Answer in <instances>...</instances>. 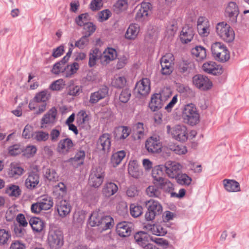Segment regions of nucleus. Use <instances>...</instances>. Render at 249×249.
Segmentation results:
<instances>
[{
    "label": "nucleus",
    "instance_id": "obj_1",
    "mask_svg": "<svg viewBox=\"0 0 249 249\" xmlns=\"http://www.w3.org/2000/svg\"><path fill=\"white\" fill-rule=\"evenodd\" d=\"M211 50L212 56L217 61L224 63L230 58V53L228 48L221 42L212 43Z\"/></svg>",
    "mask_w": 249,
    "mask_h": 249
},
{
    "label": "nucleus",
    "instance_id": "obj_2",
    "mask_svg": "<svg viewBox=\"0 0 249 249\" xmlns=\"http://www.w3.org/2000/svg\"><path fill=\"white\" fill-rule=\"evenodd\" d=\"M215 32L218 37L226 42H231L235 37L232 28L224 21L218 23L215 27Z\"/></svg>",
    "mask_w": 249,
    "mask_h": 249
},
{
    "label": "nucleus",
    "instance_id": "obj_3",
    "mask_svg": "<svg viewBox=\"0 0 249 249\" xmlns=\"http://www.w3.org/2000/svg\"><path fill=\"white\" fill-rule=\"evenodd\" d=\"M166 130L167 134L176 141L185 142L188 139V131L184 124H176L173 126L168 125Z\"/></svg>",
    "mask_w": 249,
    "mask_h": 249
},
{
    "label": "nucleus",
    "instance_id": "obj_4",
    "mask_svg": "<svg viewBox=\"0 0 249 249\" xmlns=\"http://www.w3.org/2000/svg\"><path fill=\"white\" fill-rule=\"evenodd\" d=\"M183 118L185 122L194 125L199 122V115L196 106L193 104L186 105L183 111Z\"/></svg>",
    "mask_w": 249,
    "mask_h": 249
},
{
    "label": "nucleus",
    "instance_id": "obj_5",
    "mask_svg": "<svg viewBox=\"0 0 249 249\" xmlns=\"http://www.w3.org/2000/svg\"><path fill=\"white\" fill-rule=\"evenodd\" d=\"M105 177V172L98 166L93 168L90 173L88 183L93 188H98L103 183Z\"/></svg>",
    "mask_w": 249,
    "mask_h": 249
},
{
    "label": "nucleus",
    "instance_id": "obj_6",
    "mask_svg": "<svg viewBox=\"0 0 249 249\" xmlns=\"http://www.w3.org/2000/svg\"><path fill=\"white\" fill-rule=\"evenodd\" d=\"M146 206L148 211L145 213V217L147 221L153 220L157 215L160 214L162 212V206L158 201L150 199L146 202Z\"/></svg>",
    "mask_w": 249,
    "mask_h": 249
},
{
    "label": "nucleus",
    "instance_id": "obj_7",
    "mask_svg": "<svg viewBox=\"0 0 249 249\" xmlns=\"http://www.w3.org/2000/svg\"><path fill=\"white\" fill-rule=\"evenodd\" d=\"M49 246L52 249H58L64 243L63 234L59 230H52L49 232L48 237Z\"/></svg>",
    "mask_w": 249,
    "mask_h": 249
},
{
    "label": "nucleus",
    "instance_id": "obj_8",
    "mask_svg": "<svg viewBox=\"0 0 249 249\" xmlns=\"http://www.w3.org/2000/svg\"><path fill=\"white\" fill-rule=\"evenodd\" d=\"M193 83L194 86L201 90L207 91L213 87L212 82L206 76L197 74L193 77Z\"/></svg>",
    "mask_w": 249,
    "mask_h": 249
},
{
    "label": "nucleus",
    "instance_id": "obj_9",
    "mask_svg": "<svg viewBox=\"0 0 249 249\" xmlns=\"http://www.w3.org/2000/svg\"><path fill=\"white\" fill-rule=\"evenodd\" d=\"M174 57L172 53H167L163 56L160 60L161 73L163 75L170 74L173 70Z\"/></svg>",
    "mask_w": 249,
    "mask_h": 249
},
{
    "label": "nucleus",
    "instance_id": "obj_10",
    "mask_svg": "<svg viewBox=\"0 0 249 249\" xmlns=\"http://www.w3.org/2000/svg\"><path fill=\"white\" fill-rule=\"evenodd\" d=\"M164 168L167 176L171 178H175L181 172L182 166L177 162L169 160L165 162Z\"/></svg>",
    "mask_w": 249,
    "mask_h": 249
},
{
    "label": "nucleus",
    "instance_id": "obj_11",
    "mask_svg": "<svg viewBox=\"0 0 249 249\" xmlns=\"http://www.w3.org/2000/svg\"><path fill=\"white\" fill-rule=\"evenodd\" d=\"M145 147L149 153H159L161 151L162 144L159 137L152 136L146 141Z\"/></svg>",
    "mask_w": 249,
    "mask_h": 249
},
{
    "label": "nucleus",
    "instance_id": "obj_12",
    "mask_svg": "<svg viewBox=\"0 0 249 249\" xmlns=\"http://www.w3.org/2000/svg\"><path fill=\"white\" fill-rule=\"evenodd\" d=\"M239 14L238 5L234 2H230L225 8V15L233 23L237 22V18Z\"/></svg>",
    "mask_w": 249,
    "mask_h": 249
},
{
    "label": "nucleus",
    "instance_id": "obj_13",
    "mask_svg": "<svg viewBox=\"0 0 249 249\" xmlns=\"http://www.w3.org/2000/svg\"><path fill=\"white\" fill-rule=\"evenodd\" d=\"M150 91V81L144 78L138 82L135 87V91L140 95L146 96Z\"/></svg>",
    "mask_w": 249,
    "mask_h": 249
},
{
    "label": "nucleus",
    "instance_id": "obj_14",
    "mask_svg": "<svg viewBox=\"0 0 249 249\" xmlns=\"http://www.w3.org/2000/svg\"><path fill=\"white\" fill-rule=\"evenodd\" d=\"M74 145V143L71 139L68 138H65L58 142L56 151L60 154L66 155L72 150Z\"/></svg>",
    "mask_w": 249,
    "mask_h": 249
},
{
    "label": "nucleus",
    "instance_id": "obj_15",
    "mask_svg": "<svg viewBox=\"0 0 249 249\" xmlns=\"http://www.w3.org/2000/svg\"><path fill=\"white\" fill-rule=\"evenodd\" d=\"M197 29L199 35L203 37L207 36L210 34V22L204 17H199L197 21Z\"/></svg>",
    "mask_w": 249,
    "mask_h": 249
},
{
    "label": "nucleus",
    "instance_id": "obj_16",
    "mask_svg": "<svg viewBox=\"0 0 249 249\" xmlns=\"http://www.w3.org/2000/svg\"><path fill=\"white\" fill-rule=\"evenodd\" d=\"M133 228V224L131 222L123 221L116 225L117 233L121 237H126L130 235Z\"/></svg>",
    "mask_w": 249,
    "mask_h": 249
},
{
    "label": "nucleus",
    "instance_id": "obj_17",
    "mask_svg": "<svg viewBox=\"0 0 249 249\" xmlns=\"http://www.w3.org/2000/svg\"><path fill=\"white\" fill-rule=\"evenodd\" d=\"M55 209L59 216L64 218L70 213L71 207L68 201L65 200H61L56 202Z\"/></svg>",
    "mask_w": 249,
    "mask_h": 249
},
{
    "label": "nucleus",
    "instance_id": "obj_18",
    "mask_svg": "<svg viewBox=\"0 0 249 249\" xmlns=\"http://www.w3.org/2000/svg\"><path fill=\"white\" fill-rule=\"evenodd\" d=\"M203 70L206 73L213 75H219L223 73L222 67L214 61H208L202 66Z\"/></svg>",
    "mask_w": 249,
    "mask_h": 249
},
{
    "label": "nucleus",
    "instance_id": "obj_19",
    "mask_svg": "<svg viewBox=\"0 0 249 249\" xmlns=\"http://www.w3.org/2000/svg\"><path fill=\"white\" fill-rule=\"evenodd\" d=\"M97 145L100 150L108 152L111 146L110 135L108 133L102 134L97 141Z\"/></svg>",
    "mask_w": 249,
    "mask_h": 249
},
{
    "label": "nucleus",
    "instance_id": "obj_20",
    "mask_svg": "<svg viewBox=\"0 0 249 249\" xmlns=\"http://www.w3.org/2000/svg\"><path fill=\"white\" fill-rule=\"evenodd\" d=\"M108 89L105 86L100 89L98 91L91 93L89 100V102L92 104H95L100 100L105 98L108 94Z\"/></svg>",
    "mask_w": 249,
    "mask_h": 249
},
{
    "label": "nucleus",
    "instance_id": "obj_21",
    "mask_svg": "<svg viewBox=\"0 0 249 249\" xmlns=\"http://www.w3.org/2000/svg\"><path fill=\"white\" fill-rule=\"evenodd\" d=\"M101 63L105 65L114 60L117 57L116 51L112 48H107L101 53Z\"/></svg>",
    "mask_w": 249,
    "mask_h": 249
},
{
    "label": "nucleus",
    "instance_id": "obj_22",
    "mask_svg": "<svg viewBox=\"0 0 249 249\" xmlns=\"http://www.w3.org/2000/svg\"><path fill=\"white\" fill-rule=\"evenodd\" d=\"M39 183V176L35 172H30L25 181V185L27 188L30 190L36 188Z\"/></svg>",
    "mask_w": 249,
    "mask_h": 249
},
{
    "label": "nucleus",
    "instance_id": "obj_23",
    "mask_svg": "<svg viewBox=\"0 0 249 249\" xmlns=\"http://www.w3.org/2000/svg\"><path fill=\"white\" fill-rule=\"evenodd\" d=\"M163 106V101L161 99V95L159 93L154 94L151 96L149 107L152 111H156Z\"/></svg>",
    "mask_w": 249,
    "mask_h": 249
},
{
    "label": "nucleus",
    "instance_id": "obj_24",
    "mask_svg": "<svg viewBox=\"0 0 249 249\" xmlns=\"http://www.w3.org/2000/svg\"><path fill=\"white\" fill-rule=\"evenodd\" d=\"M118 190L117 185L112 182H106L102 190V193L106 197H109L115 194Z\"/></svg>",
    "mask_w": 249,
    "mask_h": 249
},
{
    "label": "nucleus",
    "instance_id": "obj_25",
    "mask_svg": "<svg viewBox=\"0 0 249 249\" xmlns=\"http://www.w3.org/2000/svg\"><path fill=\"white\" fill-rule=\"evenodd\" d=\"M144 229L157 236H163L167 233L166 229L160 225L148 224L144 226Z\"/></svg>",
    "mask_w": 249,
    "mask_h": 249
},
{
    "label": "nucleus",
    "instance_id": "obj_26",
    "mask_svg": "<svg viewBox=\"0 0 249 249\" xmlns=\"http://www.w3.org/2000/svg\"><path fill=\"white\" fill-rule=\"evenodd\" d=\"M140 28L138 24L131 23L128 27L125 34V37L129 40H135L138 36Z\"/></svg>",
    "mask_w": 249,
    "mask_h": 249
},
{
    "label": "nucleus",
    "instance_id": "obj_27",
    "mask_svg": "<svg viewBox=\"0 0 249 249\" xmlns=\"http://www.w3.org/2000/svg\"><path fill=\"white\" fill-rule=\"evenodd\" d=\"M145 135L143 123H138L133 125L132 136L135 140L143 139Z\"/></svg>",
    "mask_w": 249,
    "mask_h": 249
},
{
    "label": "nucleus",
    "instance_id": "obj_28",
    "mask_svg": "<svg viewBox=\"0 0 249 249\" xmlns=\"http://www.w3.org/2000/svg\"><path fill=\"white\" fill-rule=\"evenodd\" d=\"M151 6V5L149 2H142L135 16L136 19L137 20H141L142 18H146L148 15V12Z\"/></svg>",
    "mask_w": 249,
    "mask_h": 249
},
{
    "label": "nucleus",
    "instance_id": "obj_29",
    "mask_svg": "<svg viewBox=\"0 0 249 249\" xmlns=\"http://www.w3.org/2000/svg\"><path fill=\"white\" fill-rule=\"evenodd\" d=\"M194 36V31L192 28L188 26L183 27L180 35L181 41L187 43L192 40Z\"/></svg>",
    "mask_w": 249,
    "mask_h": 249
},
{
    "label": "nucleus",
    "instance_id": "obj_30",
    "mask_svg": "<svg viewBox=\"0 0 249 249\" xmlns=\"http://www.w3.org/2000/svg\"><path fill=\"white\" fill-rule=\"evenodd\" d=\"M223 184L225 190L229 192H237L240 191L239 183L235 180L225 179Z\"/></svg>",
    "mask_w": 249,
    "mask_h": 249
},
{
    "label": "nucleus",
    "instance_id": "obj_31",
    "mask_svg": "<svg viewBox=\"0 0 249 249\" xmlns=\"http://www.w3.org/2000/svg\"><path fill=\"white\" fill-rule=\"evenodd\" d=\"M56 114L57 110L55 107L50 109L41 119V127H43L44 124L53 123L55 119Z\"/></svg>",
    "mask_w": 249,
    "mask_h": 249
},
{
    "label": "nucleus",
    "instance_id": "obj_32",
    "mask_svg": "<svg viewBox=\"0 0 249 249\" xmlns=\"http://www.w3.org/2000/svg\"><path fill=\"white\" fill-rule=\"evenodd\" d=\"M130 129L125 126L117 128L115 131V138L117 140H122L126 139L130 134Z\"/></svg>",
    "mask_w": 249,
    "mask_h": 249
},
{
    "label": "nucleus",
    "instance_id": "obj_33",
    "mask_svg": "<svg viewBox=\"0 0 249 249\" xmlns=\"http://www.w3.org/2000/svg\"><path fill=\"white\" fill-rule=\"evenodd\" d=\"M67 193L65 185L62 182H59L54 186L53 188V195L55 198H61L65 196Z\"/></svg>",
    "mask_w": 249,
    "mask_h": 249
},
{
    "label": "nucleus",
    "instance_id": "obj_34",
    "mask_svg": "<svg viewBox=\"0 0 249 249\" xmlns=\"http://www.w3.org/2000/svg\"><path fill=\"white\" fill-rule=\"evenodd\" d=\"M149 237V235L144 231H138L134 235L135 242L142 247L148 242Z\"/></svg>",
    "mask_w": 249,
    "mask_h": 249
},
{
    "label": "nucleus",
    "instance_id": "obj_35",
    "mask_svg": "<svg viewBox=\"0 0 249 249\" xmlns=\"http://www.w3.org/2000/svg\"><path fill=\"white\" fill-rule=\"evenodd\" d=\"M113 224L114 220L110 216L105 215L103 214L98 227H100L102 231H105L112 227Z\"/></svg>",
    "mask_w": 249,
    "mask_h": 249
},
{
    "label": "nucleus",
    "instance_id": "obj_36",
    "mask_svg": "<svg viewBox=\"0 0 249 249\" xmlns=\"http://www.w3.org/2000/svg\"><path fill=\"white\" fill-rule=\"evenodd\" d=\"M29 224L32 227L33 231L39 232L41 231L45 227L44 223L40 218L33 217L30 219Z\"/></svg>",
    "mask_w": 249,
    "mask_h": 249
},
{
    "label": "nucleus",
    "instance_id": "obj_37",
    "mask_svg": "<svg viewBox=\"0 0 249 249\" xmlns=\"http://www.w3.org/2000/svg\"><path fill=\"white\" fill-rule=\"evenodd\" d=\"M38 201L42 210H48L50 209L53 205L52 198L46 195L40 196Z\"/></svg>",
    "mask_w": 249,
    "mask_h": 249
},
{
    "label": "nucleus",
    "instance_id": "obj_38",
    "mask_svg": "<svg viewBox=\"0 0 249 249\" xmlns=\"http://www.w3.org/2000/svg\"><path fill=\"white\" fill-rule=\"evenodd\" d=\"M153 183L154 184H158L164 178L163 177L162 169L160 166H157L154 168L152 172Z\"/></svg>",
    "mask_w": 249,
    "mask_h": 249
},
{
    "label": "nucleus",
    "instance_id": "obj_39",
    "mask_svg": "<svg viewBox=\"0 0 249 249\" xmlns=\"http://www.w3.org/2000/svg\"><path fill=\"white\" fill-rule=\"evenodd\" d=\"M166 147L178 155L185 154L187 152V148L185 146L177 144L173 142L168 143Z\"/></svg>",
    "mask_w": 249,
    "mask_h": 249
},
{
    "label": "nucleus",
    "instance_id": "obj_40",
    "mask_svg": "<svg viewBox=\"0 0 249 249\" xmlns=\"http://www.w3.org/2000/svg\"><path fill=\"white\" fill-rule=\"evenodd\" d=\"M191 52L198 61H202L206 57V50L203 47L196 46L192 49Z\"/></svg>",
    "mask_w": 249,
    "mask_h": 249
},
{
    "label": "nucleus",
    "instance_id": "obj_41",
    "mask_svg": "<svg viewBox=\"0 0 249 249\" xmlns=\"http://www.w3.org/2000/svg\"><path fill=\"white\" fill-rule=\"evenodd\" d=\"M24 169L18 163L12 162L10 164L8 174L10 177H17L23 174Z\"/></svg>",
    "mask_w": 249,
    "mask_h": 249
},
{
    "label": "nucleus",
    "instance_id": "obj_42",
    "mask_svg": "<svg viewBox=\"0 0 249 249\" xmlns=\"http://www.w3.org/2000/svg\"><path fill=\"white\" fill-rule=\"evenodd\" d=\"M5 193L9 196L17 198L21 195V191L18 185L10 184L6 187Z\"/></svg>",
    "mask_w": 249,
    "mask_h": 249
},
{
    "label": "nucleus",
    "instance_id": "obj_43",
    "mask_svg": "<svg viewBox=\"0 0 249 249\" xmlns=\"http://www.w3.org/2000/svg\"><path fill=\"white\" fill-rule=\"evenodd\" d=\"M101 52L98 49H95L91 51L89 53V65L90 67L94 66L97 60L99 59L101 60Z\"/></svg>",
    "mask_w": 249,
    "mask_h": 249
},
{
    "label": "nucleus",
    "instance_id": "obj_44",
    "mask_svg": "<svg viewBox=\"0 0 249 249\" xmlns=\"http://www.w3.org/2000/svg\"><path fill=\"white\" fill-rule=\"evenodd\" d=\"M125 156V152L121 150L114 153L111 158V163L113 166L118 165Z\"/></svg>",
    "mask_w": 249,
    "mask_h": 249
},
{
    "label": "nucleus",
    "instance_id": "obj_45",
    "mask_svg": "<svg viewBox=\"0 0 249 249\" xmlns=\"http://www.w3.org/2000/svg\"><path fill=\"white\" fill-rule=\"evenodd\" d=\"M126 83V80L124 76L116 75L112 79L111 85L117 89L124 87Z\"/></svg>",
    "mask_w": 249,
    "mask_h": 249
},
{
    "label": "nucleus",
    "instance_id": "obj_46",
    "mask_svg": "<svg viewBox=\"0 0 249 249\" xmlns=\"http://www.w3.org/2000/svg\"><path fill=\"white\" fill-rule=\"evenodd\" d=\"M129 174L133 178H138L140 176L139 166L135 160L130 161L128 167Z\"/></svg>",
    "mask_w": 249,
    "mask_h": 249
},
{
    "label": "nucleus",
    "instance_id": "obj_47",
    "mask_svg": "<svg viewBox=\"0 0 249 249\" xmlns=\"http://www.w3.org/2000/svg\"><path fill=\"white\" fill-rule=\"evenodd\" d=\"M103 213L99 212H93L89 219V225L92 227L98 226L103 217Z\"/></svg>",
    "mask_w": 249,
    "mask_h": 249
},
{
    "label": "nucleus",
    "instance_id": "obj_48",
    "mask_svg": "<svg viewBox=\"0 0 249 249\" xmlns=\"http://www.w3.org/2000/svg\"><path fill=\"white\" fill-rule=\"evenodd\" d=\"M89 120V115L84 110H81L77 114L76 123L79 126H83L88 123Z\"/></svg>",
    "mask_w": 249,
    "mask_h": 249
},
{
    "label": "nucleus",
    "instance_id": "obj_49",
    "mask_svg": "<svg viewBox=\"0 0 249 249\" xmlns=\"http://www.w3.org/2000/svg\"><path fill=\"white\" fill-rule=\"evenodd\" d=\"M85 157V152L83 150H80L76 153L75 156L71 159V161L74 166H80L83 164Z\"/></svg>",
    "mask_w": 249,
    "mask_h": 249
},
{
    "label": "nucleus",
    "instance_id": "obj_50",
    "mask_svg": "<svg viewBox=\"0 0 249 249\" xmlns=\"http://www.w3.org/2000/svg\"><path fill=\"white\" fill-rule=\"evenodd\" d=\"M33 139L37 142H44L49 138V134L42 130L36 131L32 135Z\"/></svg>",
    "mask_w": 249,
    "mask_h": 249
},
{
    "label": "nucleus",
    "instance_id": "obj_51",
    "mask_svg": "<svg viewBox=\"0 0 249 249\" xmlns=\"http://www.w3.org/2000/svg\"><path fill=\"white\" fill-rule=\"evenodd\" d=\"M158 185H159L160 188L164 191L168 193H173L172 191L174 190V185L167 178H164L162 180V181L160 182Z\"/></svg>",
    "mask_w": 249,
    "mask_h": 249
},
{
    "label": "nucleus",
    "instance_id": "obj_52",
    "mask_svg": "<svg viewBox=\"0 0 249 249\" xmlns=\"http://www.w3.org/2000/svg\"><path fill=\"white\" fill-rule=\"evenodd\" d=\"M51 97V93L47 89L43 90L37 93L34 98L35 100L38 101L40 103H46Z\"/></svg>",
    "mask_w": 249,
    "mask_h": 249
},
{
    "label": "nucleus",
    "instance_id": "obj_53",
    "mask_svg": "<svg viewBox=\"0 0 249 249\" xmlns=\"http://www.w3.org/2000/svg\"><path fill=\"white\" fill-rule=\"evenodd\" d=\"M66 69L65 74L66 77H71L76 73L79 69V65L77 62H73L70 65L66 66Z\"/></svg>",
    "mask_w": 249,
    "mask_h": 249
},
{
    "label": "nucleus",
    "instance_id": "obj_54",
    "mask_svg": "<svg viewBox=\"0 0 249 249\" xmlns=\"http://www.w3.org/2000/svg\"><path fill=\"white\" fill-rule=\"evenodd\" d=\"M146 194L151 197H157L159 198L161 195V191L155 185L149 186L146 189Z\"/></svg>",
    "mask_w": 249,
    "mask_h": 249
},
{
    "label": "nucleus",
    "instance_id": "obj_55",
    "mask_svg": "<svg viewBox=\"0 0 249 249\" xmlns=\"http://www.w3.org/2000/svg\"><path fill=\"white\" fill-rule=\"evenodd\" d=\"M66 63L62 60L56 63L53 66L52 70V72L53 74H58L60 73H63L65 76L66 67L65 66Z\"/></svg>",
    "mask_w": 249,
    "mask_h": 249
},
{
    "label": "nucleus",
    "instance_id": "obj_56",
    "mask_svg": "<svg viewBox=\"0 0 249 249\" xmlns=\"http://www.w3.org/2000/svg\"><path fill=\"white\" fill-rule=\"evenodd\" d=\"M175 178L178 184L182 185L188 186L192 181L191 178L186 174H179Z\"/></svg>",
    "mask_w": 249,
    "mask_h": 249
},
{
    "label": "nucleus",
    "instance_id": "obj_57",
    "mask_svg": "<svg viewBox=\"0 0 249 249\" xmlns=\"http://www.w3.org/2000/svg\"><path fill=\"white\" fill-rule=\"evenodd\" d=\"M65 81L62 79H59L53 82L49 86V89L53 91L61 90L65 88Z\"/></svg>",
    "mask_w": 249,
    "mask_h": 249
},
{
    "label": "nucleus",
    "instance_id": "obj_58",
    "mask_svg": "<svg viewBox=\"0 0 249 249\" xmlns=\"http://www.w3.org/2000/svg\"><path fill=\"white\" fill-rule=\"evenodd\" d=\"M127 7V0H118L113 5L114 10L117 13L126 10Z\"/></svg>",
    "mask_w": 249,
    "mask_h": 249
},
{
    "label": "nucleus",
    "instance_id": "obj_59",
    "mask_svg": "<svg viewBox=\"0 0 249 249\" xmlns=\"http://www.w3.org/2000/svg\"><path fill=\"white\" fill-rule=\"evenodd\" d=\"M90 20L89 15L88 13L82 14L75 19V22L79 26H84L89 23Z\"/></svg>",
    "mask_w": 249,
    "mask_h": 249
},
{
    "label": "nucleus",
    "instance_id": "obj_60",
    "mask_svg": "<svg viewBox=\"0 0 249 249\" xmlns=\"http://www.w3.org/2000/svg\"><path fill=\"white\" fill-rule=\"evenodd\" d=\"M44 176L45 178L52 181H56L58 178L57 174L53 169H46L44 173Z\"/></svg>",
    "mask_w": 249,
    "mask_h": 249
},
{
    "label": "nucleus",
    "instance_id": "obj_61",
    "mask_svg": "<svg viewBox=\"0 0 249 249\" xmlns=\"http://www.w3.org/2000/svg\"><path fill=\"white\" fill-rule=\"evenodd\" d=\"M178 29L177 22L172 20L169 22L166 26V32L169 36H173Z\"/></svg>",
    "mask_w": 249,
    "mask_h": 249
},
{
    "label": "nucleus",
    "instance_id": "obj_62",
    "mask_svg": "<svg viewBox=\"0 0 249 249\" xmlns=\"http://www.w3.org/2000/svg\"><path fill=\"white\" fill-rule=\"evenodd\" d=\"M10 232L5 229H0V245L6 244L11 238Z\"/></svg>",
    "mask_w": 249,
    "mask_h": 249
},
{
    "label": "nucleus",
    "instance_id": "obj_63",
    "mask_svg": "<svg viewBox=\"0 0 249 249\" xmlns=\"http://www.w3.org/2000/svg\"><path fill=\"white\" fill-rule=\"evenodd\" d=\"M130 211L133 217H137L142 214V208L141 206L132 204L130 206Z\"/></svg>",
    "mask_w": 249,
    "mask_h": 249
},
{
    "label": "nucleus",
    "instance_id": "obj_64",
    "mask_svg": "<svg viewBox=\"0 0 249 249\" xmlns=\"http://www.w3.org/2000/svg\"><path fill=\"white\" fill-rule=\"evenodd\" d=\"M89 43L88 36H83L78 40L75 42V46L79 49H83L85 48Z\"/></svg>",
    "mask_w": 249,
    "mask_h": 249
}]
</instances>
